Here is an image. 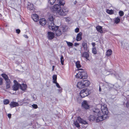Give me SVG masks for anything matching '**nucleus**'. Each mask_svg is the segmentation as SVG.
<instances>
[{"instance_id":"nucleus-26","label":"nucleus","mask_w":129,"mask_h":129,"mask_svg":"<svg viewBox=\"0 0 129 129\" xmlns=\"http://www.w3.org/2000/svg\"><path fill=\"white\" fill-rule=\"evenodd\" d=\"M76 66L77 68H79L81 67V66L80 64V62L79 61H77L75 63Z\"/></svg>"},{"instance_id":"nucleus-7","label":"nucleus","mask_w":129,"mask_h":129,"mask_svg":"<svg viewBox=\"0 0 129 129\" xmlns=\"http://www.w3.org/2000/svg\"><path fill=\"white\" fill-rule=\"evenodd\" d=\"M80 94L82 98H84L89 94V92L87 89H83L81 91Z\"/></svg>"},{"instance_id":"nucleus-20","label":"nucleus","mask_w":129,"mask_h":129,"mask_svg":"<svg viewBox=\"0 0 129 129\" xmlns=\"http://www.w3.org/2000/svg\"><path fill=\"white\" fill-rule=\"evenodd\" d=\"M82 45L83 47L84 48V50L85 51L87 50V44L86 42L84 41L83 42Z\"/></svg>"},{"instance_id":"nucleus-43","label":"nucleus","mask_w":129,"mask_h":129,"mask_svg":"<svg viewBox=\"0 0 129 129\" xmlns=\"http://www.w3.org/2000/svg\"><path fill=\"white\" fill-rule=\"evenodd\" d=\"M3 79L0 77V85H1L3 83Z\"/></svg>"},{"instance_id":"nucleus-45","label":"nucleus","mask_w":129,"mask_h":129,"mask_svg":"<svg viewBox=\"0 0 129 129\" xmlns=\"http://www.w3.org/2000/svg\"><path fill=\"white\" fill-rule=\"evenodd\" d=\"M11 115L10 114H9L8 115V116L9 118H10L11 117Z\"/></svg>"},{"instance_id":"nucleus-44","label":"nucleus","mask_w":129,"mask_h":129,"mask_svg":"<svg viewBox=\"0 0 129 129\" xmlns=\"http://www.w3.org/2000/svg\"><path fill=\"white\" fill-rule=\"evenodd\" d=\"M79 45V44L78 43H75L74 44V46H78Z\"/></svg>"},{"instance_id":"nucleus-46","label":"nucleus","mask_w":129,"mask_h":129,"mask_svg":"<svg viewBox=\"0 0 129 129\" xmlns=\"http://www.w3.org/2000/svg\"><path fill=\"white\" fill-rule=\"evenodd\" d=\"M126 106L127 107H129V102H127L126 103Z\"/></svg>"},{"instance_id":"nucleus-22","label":"nucleus","mask_w":129,"mask_h":129,"mask_svg":"<svg viewBox=\"0 0 129 129\" xmlns=\"http://www.w3.org/2000/svg\"><path fill=\"white\" fill-rule=\"evenodd\" d=\"M112 53V51L110 49H109L106 52V55L108 56H110Z\"/></svg>"},{"instance_id":"nucleus-9","label":"nucleus","mask_w":129,"mask_h":129,"mask_svg":"<svg viewBox=\"0 0 129 129\" xmlns=\"http://www.w3.org/2000/svg\"><path fill=\"white\" fill-rule=\"evenodd\" d=\"M13 82L14 83V85L13 87V89L15 90H17L20 86V84H19L18 82L15 80H14Z\"/></svg>"},{"instance_id":"nucleus-42","label":"nucleus","mask_w":129,"mask_h":129,"mask_svg":"<svg viewBox=\"0 0 129 129\" xmlns=\"http://www.w3.org/2000/svg\"><path fill=\"white\" fill-rule=\"evenodd\" d=\"M16 33L18 34H19L20 32V30L19 29H16Z\"/></svg>"},{"instance_id":"nucleus-18","label":"nucleus","mask_w":129,"mask_h":129,"mask_svg":"<svg viewBox=\"0 0 129 129\" xmlns=\"http://www.w3.org/2000/svg\"><path fill=\"white\" fill-rule=\"evenodd\" d=\"M82 39V33L80 32L78 33L76 37V40L77 41H80Z\"/></svg>"},{"instance_id":"nucleus-15","label":"nucleus","mask_w":129,"mask_h":129,"mask_svg":"<svg viewBox=\"0 0 129 129\" xmlns=\"http://www.w3.org/2000/svg\"><path fill=\"white\" fill-rule=\"evenodd\" d=\"M31 17L33 20L37 22L39 20V16L36 14H34L32 15Z\"/></svg>"},{"instance_id":"nucleus-50","label":"nucleus","mask_w":129,"mask_h":129,"mask_svg":"<svg viewBox=\"0 0 129 129\" xmlns=\"http://www.w3.org/2000/svg\"><path fill=\"white\" fill-rule=\"evenodd\" d=\"M92 44L93 47H94L95 46V43H92Z\"/></svg>"},{"instance_id":"nucleus-17","label":"nucleus","mask_w":129,"mask_h":129,"mask_svg":"<svg viewBox=\"0 0 129 129\" xmlns=\"http://www.w3.org/2000/svg\"><path fill=\"white\" fill-rule=\"evenodd\" d=\"M77 120L80 123L85 124L87 123V122L86 121L84 120L83 119L81 118L80 117H78Z\"/></svg>"},{"instance_id":"nucleus-53","label":"nucleus","mask_w":129,"mask_h":129,"mask_svg":"<svg viewBox=\"0 0 129 129\" xmlns=\"http://www.w3.org/2000/svg\"><path fill=\"white\" fill-rule=\"evenodd\" d=\"M110 72L111 74H112V73H111V72Z\"/></svg>"},{"instance_id":"nucleus-47","label":"nucleus","mask_w":129,"mask_h":129,"mask_svg":"<svg viewBox=\"0 0 129 129\" xmlns=\"http://www.w3.org/2000/svg\"><path fill=\"white\" fill-rule=\"evenodd\" d=\"M62 89H59L58 90V91L59 92H62Z\"/></svg>"},{"instance_id":"nucleus-30","label":"nucleus","mask_w":129,"mask_h":129,"mask_svg":"<svg viewBox=\"0 0 129 129\" xmlns=\"http://www.w3.org/2000/svg\"><path fill=\"white\" fill-rule=\"evenodd\" d=\"M92 52L94 54H96L97 53V51L95 47H94L92 48Z\"/></svg>"},{"instance_id":"nucleus-23","label":"nucleus","mask_w":129,"mask_h":129,"mask_svg":"<svg viewBox=\"0 0 129 129\" xmlns=\"http://www.w3.org/2000/svg\"><path fill=\"white\" fill-rule=\"evenodd\" d=\"M21 89L23 91H25L26 89L27 85L26 84H23L20 86Z\"/></svg>"},{"instance_id":"nucleus-10","label":"nucleus","mask_w":129,"mask_h":129,"mask_svg":"<svg viewBox=\"0 0 129 129\" xmlns=\"http://www.w3.org/2000/svg\"><path fill=\"white\" fill-rule=\"evenodd\" d=\"M54 37V34L53 33L48 32L47 33V38L49 40L53 39Z\"/></svg>"},{"instance_id":"nucleus-36","label":"nucleus","mask_w":129,"mask_h":129,"mask_svg":"<svg viewBox=\"0 0 129 129\" xmlns=\"http://www.w3.org/2000/svg\"><path fill=\"white\" fill-rule=\"evenodd\" d=\"M66 42L67 44V45L69 46H72L73 45V44L72 43L70 42H68L67 41H66Z\"/></svg>"},{"instance_id":"nucleus-25","label":"nucleus","mask_w":129,"mask_h":129,"mask_svg":"<svg viewBox=\"0 0 129 129\" xmlns=\"http://www.w3.org/2000/svg\"><path fill=\"white\" fill-rule=\"evenodd\" d=\"M2 77L4 79L6 82L8 80H10L8 78V76L5 74H2Z\"/></svg>"},{"instance_id":"nucleus-28","label":"nucleus","mask_w":129,"mask_h":129,"mask_svg":"<svg viewBox=\"0 0 129 129\" xmlns=\"http://www.w3.org/2000/svg\"><path fill=\"white\" fill-rule=\"evenodd\" d=\"M53 82L55 83L56 82L57 75H54L53 76Z\"/></svg>"},{"instance_id":"nucleus-8","label":"nucleus","mask_w":129,"mask_h":129,"mask_svg":"<svg viewBox=\"0 0 129 129\" xmlns=\"http://www.w3.org/2000/svg\"><path fill=\"white\" fill-rule=\"evenodd\" d=\"M92 112V115H90V116L89 117L88 119L90 121H92L94 120L96 118H96L98 117V116L97 115V114L95 115L94 114L93 112V110Z\"/></svg>"},{"instance_id":"nucleus-32","label":"nucleus","mask_w":129,"mask_h":129,"mask_svg":"<svg viewBox=\"0 0 129 129\" xmlns=\"http://www.w3.org/2000/svg\"><path fill=\"white\" fill-rule=\"evenodd\" d=\"M120 20V19L119 17H117L115 19V22L116 24H117L119 22Z\"/></svg>"},{"instance_id":"nucleus-51","label":"nucleus","mask_w":129,"mask_h":129,"mask_svg":"<svg viewBox=\"0 0 129 129\" xmlns=\"http://www.w3.org/2000/svg\"><path fill=\"white\" fill-rule=\"evenodd\" d=\"M33 100H34V101L35 100V99H36L35 98L34 96H33Z\"/></svg>"},{"instance_id":"nucleus-40","label":"nucleus","mask_w":129,"mask_h":129,"mask_svg":"<svg viewBox=\"0 0 129 129\" xmlns=\"http://www.w3.org/2000/svg\"><path fill=\"white\" fill-rule=\"evenodd\" d=\"M55 83L56 84V86L58 88H60V86L59 85V84L57 83L56 82L55 83Z\"/></svg>"},{"instance_id":"nucleus-12","label":"nucleus","mask_w":129,"mask_h":129,"mask_svg":"<svg viewBox=\"0 0 129 129\" xmlns=\"http://www.w3.org/2000/svg\"><path fill=\"white\" fill-rule=\"evenodd\" d=\"M82 107L85 109H88L89 108V106L86 101H84L82 103Z\"/></svg>"},{"instance_id":"nucleus-14","label":"nucleus","mask_w":129,"mask_h":129,"mask_svg":"<svg viewBox=\"0 0 129 129\" xmlns=\"http://www.w3.org/2000/svg\"><path fill=\"white\" fill-rule=\"evenodd\" d=\"M39 23L40 24L43 26L46 24V21L45 18H42L40 19Z\"/></svg>"},{"instance_id":"nucleus-2","label":"nucleus","mask_w":129,"mask_h":129,"mask_svg":"<svg viewBox=\"0 0 129 129\" xmlns=\"http://www.w3.org/2000/svg\"><path fill=\"white\" fill-rule=\"evenodd\" d=\"M57 3H59V5L58 4L54 5L52 8V10L54 13L59 14L61 9L60 6H63L65 2L64 1L62 0H57Z\"/></svg>"},{"instance_id":"nucleus-6","label":"nucleus","mask_w":129,"mask_h":129,"mask_svg":"<svg viewBox=\"0 0 129 129\" xmlns=\"http://www.w3.org/2000/svg\"><path fill=\"white\" fill-rule=\"evenodd\" d=\"M69 9L65 7H63L62 9L61 8L59 15L62 16L66 15L68 13Z\"/></svg>"},{"instance_id":"nucleus-29","label":"nucleus","mask_w":129,"mask_h":129,"mask_svg":"<svg viewBox=\"0 0 129 129\" xmlns=\"http://www.w3.org/2000/svg\"><path fill=\"white\" fill-rule=\"evenodd\" d=\"M60 59L61 63L62 65H63L64 64V59L63 58V56L62 55H61Z\"/></svg>"},{"instance_id":"nucleus-52","label":"nucleus","mask_w":129,"mask_h":129,"mask_svg":"<svg viewBox=\"0 0 129 129\" xmlns=\"http://www.w3.org/2000/svg\"><path fill=\"white\" fill-rule=\"evenodd\" d=\"M99 90L100 91H101V88L100 87H99Z\"/></svg>"},{"instance_id":"nucleus-19","label":"nucleus","mask_w":129,"mask_h":129,"mask_svg":"<svg viewBox=\"0 0 129 129\" xmlns=\"http://www.w3.org/2000/svg\"><path fill=\"white\" fill-rule=\"evenodd\" d=\"M82 82L83 85H84L85 87H86L87 86L90 84V82L87 80H83Z\"/></svg>"},{"instance_id":"nucleus-34","label":"nucleus","mask_w":129,"mask_h":129,"mask_svg":"<svg viewBox=\"0 0 129 129\" xmlns=\"http://www.w3.org/2000/svg\"><path fill=\"white\" fill-rule=\"evenodd\" d=\"M107 12L110 14H113L114 12L112 10H108L107 11Z\"/></svg>"},{"instance_id":"nucleus-33","label":"nucleus","mask_w":129,"mask_h":129,"mask_svg":"<svg viewBox=\"0 0 129 129\" xmlns=\"http://www.w3.org/2000/svg\"><path fill=\"white\" fill-rule=\"evenodd\" d=\"M3 103L4 104L7 105L9 103V101L8 100L6 99L4 100Z\"/></svg>"},{"instance_id":"nucleus-31","label":"nucleus","mask_w":129,"mask_h":129,"mask_svg":"<svg viewBox=\"0 0 129 129\" xmlns=\"http://www.w3.org/2000/svg\"><path fill=\"white\" fill-rule=\"evenodd\" d=\"M56 0H48V2L51 5H53L55 3Z\"/></svg>"},{"instance_id":"nucleus-21","label":"nucleus","mask_w":129,"mask_h":129,"mask_svg":"<svg viewBox=\"0 0 129 129\" xmlns=\"http://www.w3.org/2000/svg\"><path fill=\"white\" fill-rule=\"evenodd\" d=\"M6 82V88L7 89L10 88L11 82L10 80H8V81H7Z\"/></svg>"},{"instance_id":"nucleus-54","label":"nucleus","mask_w":129,"mask_h":129,"mask_svg":"<svg viewBox=\"0 0 129 129\" xmlns=\"http://www.w3.org/2000/svg\"><path fill=\"white\" fill-rule=\"evenodd\" d=\"M1 15V14L0 13V15Z\"/></svg>"},{"instance_id":"nucleus-1","label":"nucleus","mask_w":129,"mask_h":129,"mask_svg":"<svg viewBox=\"0 0 129 129\" xmlns=\"http://www.w3.org/2000/svg\"><path fill=\"white\" fill-rule=\"evenodd\" d=\"M93 112L95 115L97 114V115L98 116L96 118V122L105 120L107 117L108 111L106 105L105 104L102 105L101 111L99 109L95 108L93 109Z\"/></svg>"},{"instance_id":"nucleus-11","label":"nucleus","mask_w":129,"mask_h":129,"mask_svg":"<svg viewBox=\"0 0 129 129\" xmlns=\"http://www.w3.org/2000/svg\"><path fill=\"white\" fill-rule=\"evenodd\" d=\"M89 52L88 51L83 53L82 55V57L85 58L86 59L89 60L88 58L89 56Z\"/></svg>"},{"instance_id":"nucleus-27","label":"nucleus","mask_w":129,"mask_h":129,"mask_svg":"<svg viewBox=\"0 0 129 129\" xmlns=\"http://www.w3.org/2000/svg\"><path fill=\"white\" fill-rule=\"evenodd\" d=\"M27 8L30 10H33L34 8L33 5L32 4H30V5H28L27 6Z\"/></svg>"},{"instance_id":"nucleus-49","label":"nucleus","mask_w":129,"mask_h":129,"mask_svg":"<svg viewBox=\"0 0 129 129\" xmlns=\"http://www.w3.org/2000/svg\"><path fill=\"white\" fill-rule=\"evenodd\" d=\"M54 66H52V71H53L54 70Z\"/></svg>"},{"instance_id":"nucleus-5","label":"nucleus","mask_w":129,"mask_h":129,"mask_svg":"<svg viewBox=\"0 0 129 129\" xmlns=\"http://www.w3.org/2000/svg\"><path fill=\"white\" fill-rule=\"evenodd\" d=\"M54 19L52 15H50L49 16L47 21L49 28H52V27H54L53 26L55 25L53 21Z\"/></svg>"},{"instance_id":"nucleus-48","label":"nucleus","mask_w":129,"mask_h":129,"mask_svg":"<svg viewBox=\"0 0 129 129\" xmlns=\"http://www.w3.org/2000/svg\"><path fill=\"white\" fill-rule=\"evenodd\" d=\"M23 36L25 38H28V37L26 35H24Z\"/></svg>"},{"instance_id":"nucleus-3","label":"nucleus","mask_w":129,"mask_h":129,"mask_svg":"<svg viewBox=\"0 0 129 129\" xmlns=\"http://www.w3.org/2000/svg\"><path fill=\"white\" fill-rule=\"evenodd\" d=\"M78 70H82V71L79 72L78 74H77L76 76L78 78L84 79L87 78V75L86 73L82 69H79Z\"/></svg>"},{"instance_id":"nucleus-39","label":"nucleus","mask_w":129,"mask_h":129,"mask_svg":"<svg viewBox=\"0 0 129 129\" xmlns=\"http://www.w3.org/2000/svg\"><path fill=\"white\" fill-rule=\"evenodd\" d=\"M60 29L61 31V30H62L63 32L66 31V29L63 27H60Z\"/></svg>"},{"instance_id":"nucleus-38","label":"nucleus","mask_w":129,"mask_h":129,"mask_svg":"<svg viewBox=\"0 0 129 129\" xmlns=\"http://www.w3.org/2000/svg\"><path fill=\"white\" fill-rule=\"evenodd\" d=\"M32 107L35 109H37L38 108V106L36 104H34L32 105Z\"/></svg>"},{"instance_id":"nucleus-4","label":"nucleus","mask_w":129,"mask_h":129,"mask_svg":"<svg viewBox=\"0 0 129 129\" xmlns=\"http://www.w3.org/2000/svg\"><path fill=\"white\" fill-rule=\"evenodd\" d=\"M54 27H52V28H49L54 32L57 36H59L61 34V31L60 28H58V27L57 26H54Z\"/></svg>"},{"instance_id":"nucleus-24","label":"nucleus","mask_w":129,"mask_h":129,"mask_svg":"<svg viewBox=\"0 0 129 129\" xmlns=\"http://www.w3.org/2000/svg\"><path fill=\"white\" fill-rule=\"evenodd\" d=\"M96 28L98 31L100 32L101 33H102L103 31L102 27L100 26H96Z\"/></svg>"},{"instance_id":"nucleus-37","label":"nucleus","mask_w":129,"mask_h":129,"mask_svg":"<svg viewBox=\"0 0 129 129\" xmlns=\"http://www.w3.org/2000/svg\"><path fill=\"white\" fill-rule=\"evenodd\" d=\"M119 15L120 16H123L124 14V12H123V11H119Z\"/></svg>"},{"instance_id":"nucleus-13","label":"nucleus","mask_w":129,"mask_h":129,"mask_svg":"<svg viewBox=\"0 0 129 129\" xmlns=\"http://www.w3.org/2000/svg\"><path fill=\"white\" fill-rule=\"evenodd\" d=\"M77 87L80 89L85 88L84 85H83L82 81L79 82L78 83L77 85Z\"/></svg>"},{"instance_id":"nucleus-16","label":"nucleus","mask_w":129,"mask_h":129,"mask_svg":"<svg viewBox=\"0 0 129 129\" xmlns=\"http://www.w3.org/2000/svg\"><path fill=\"white\" fill-rule=\"evenodd\" d=\"M9 105L12 108L18 106L19 105L18 103L14 101L11 102Z\"/></svg>"},{"instance_id":"nucleus-35","label":"nucleus","mask_w":129,"mask_h":129,"mask_svg":"<svg viewBox=\"0 0 129 129\" xmlns=\"http://www.w3.org/2000/svg\"><path fill=\"white\" fill-rule=\"evenodd\" d=\"M74 124L77 127H80V126L79 124V123H78V122L77 121L76 122H74Z\"/></svg>"},{"instance_id":"nucleus-41","label":"nucleus","mask_w":129,"mask_h":129,"mask_svg":"<svg viewBox=\"0 0 129 129\" xmlns=\"http://www.w3.org/2000/svg\"><path fill=\"white\" fill-rule=\"evenodd\" d=\"M79 29L78 28H77L75 29V31L76 33H77L79 32Z\"/></svg>"}]
</instances>
